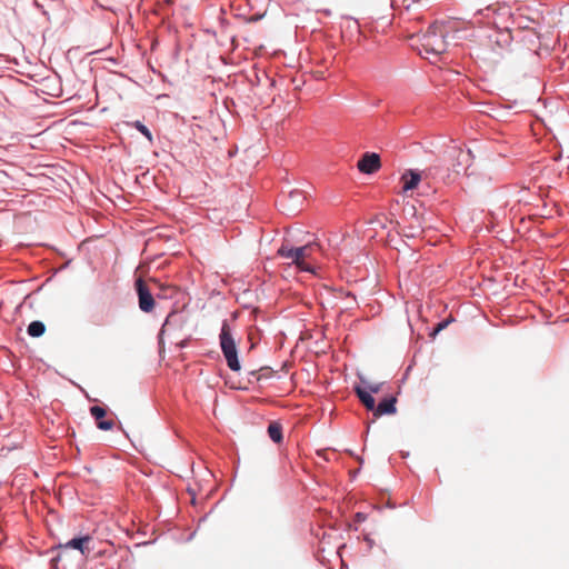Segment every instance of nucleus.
Instances as JSON below:
<instances>
[{
  "instance_id": "1",
  "label": "nucleus",
  "mask_w": 569,
  "mask_h": 569,
  "mask_svg": "<svg viewBox=\"0 0 569 569\" xmlns=\"http://www.w3.org/2000/svg\"><path fill=\"white\" fill-rule=\"evenodd\" d=\"M421 50L420 53H426L428 56H432L435 58H439L442 53H445L448 49V42L446 40V34L443 31L436 27L431 26L421 37Z\"/></svg>"
},
{
  "instance_id": "2",
  "label": "nucleus",
  "mask_w": 569,
  "mask_h": 569,
  "mask_svg": "<svg viewBox=\"0 0 569 569\" xmlns=\"http://www.w3.org/2000/svg\"><path fill=\"white\" fill-rule=\"evenodd\" d=\"M219 340L227 366L232 371H239L241 369V365L238 357V349L227 320L222 322Z\"/></svg>"
},
{
  "instance_id": "3",
  "label": "nucleus",
  "mask_w": 569,
  "mask_h": 569,
  "mask_svg": "<svg viewBox=\"0 0 569 569\" xmlns=\"http://www.w3.org/2000/svg\"><path fill=\"white\" fill-rule=\"evenodd\" d=\"M321 250L318 242L308 243L302 247L295 248V264L302 271L315 272V268L306 262V259L311 258L315 251Z\"/></svg>"
},
{
  "instance_id": "4",
  "label": "nucleus",
  "mask_w": 569,
  "mask_h": 569,
  "mask_svg": "<svg viewBox=\"0 0 569 569\" xmlns=\"http://www.w3.org/2000/svg\"><path fill=\"white\" fill-rule=\"evenodd\" d=\"M134 287L138 295L140 310L143 312H151L154 308V299L149 287L141 278L136 280Z\"/></svg>"
},
{
  "instance_id": "5",
  "label": "nucleus",
  "mask_w": 569,
  "mask_h": 569,
  "mask_svg": "<svg viewBox=\"0 0 569 569\" xmlns=\"http://www.w3.org/2000/svg\"><path fill=\"white\" fill-rule=\"evenodd\" d=\"M358 170L366 174H372L381 167L380 156L376 152H366L357 163Z\"/></svg>"
},
{
  "instance_id": "6",
  "label": "nucleus",
  "mask_w": 569,
  "mask_h": 569,
  "mask_svg": "<svg viewBox=\"0 0 569 569\" xmlns=\"http://www.w3.org/2000/svg\"><path fill=\"white\" fill-rule=\"evenodd\" d=\"M92 542V537L90 535H86V536H78V537H73L72 539H70L69 541H67L63 547L64 548H71V549H76V550H79L81 552L82 556L84 557H88L89 553L91 552V548L89 547V545Z\"/></svg>"
},
{
  "instance_id": "7",
  "label": "nucleus",
  "mask_w": 569,
  "mask_h": 569,
  "mask_svg": "<svg viewBox=\"0 0 569 569\" xmlns=\"http://www.w3.org/2000/svg\"><path fill=\"white\" fill-rule=\"evenodd\" d=\"M91 417L96 420L97 428L103 431L111 430L114 426L110 419H104L107 410L100 406H92L89 409Z\"/></svg>"
},
{
  "instance_id": "8",
  "label": "nucleus",
  "mask_w": 569,
  "mask_h": 569,
  "mask_svg": "<svg viewBox=\"0 0 569 569\" xmlns=\"http://www.w3.org/2000/svg\"><path fill=\"white\" fill-rule=\"evenodd\" d=\"M449 154L457 159V167H462L465 169L471 164L473 157L470 149L463 150L459 147L450 148Z\"/></svg>"
},
{
  "instance_id": "9",
  "label": "nucleus",
  "mask_w": 569,
  "mask_h": 569,
  "mask_svg": "<svg viewBox=\"0 0 569 569\" xmlns=\"http://www.w3.org/2000/svg\"><path fill=\"white\" fill-rule=\"evenodd\" d=\"M397 399L395 397H387L376 405V409L372 411L375 416L380 417L385 415H393L397 411L396 408Z\"/></svg>"
},
{
  "instance_id": "10",
  "label": "nucleus",
  "mask_w": 569,
  "mask_h": 569,
  "mask_svg": "<svg viewBox=\"0 0 569 569\" xmlns=\"http://www.w3.org/2000/svg\"><path fill=\"white\" fill-rule=\"evenodd\" d=\"M401 179L403 181L402 189L405 192H407L417 188L421 180V176L419 171L408 170L402 174Z\"/></svg>"
},
{
  "instance_id": "11",
  "label": "nucleus",
  "mask_w": 569,
  "mask_h": 569,
  "mask_svg": "<svg viewBox=\"0 0 569 569\" xmlns=\"http://www.w3.org/2000/svg\"><path fill=\"white\" fill-rule=\"evenodd\" d=\"M355 392L367 410L373 411L376 409V400L372 397V395L367 391L366 388H362L361 386H356Z\"/></svg>"
},
{
  "instance_id": "12",
  "label": "nucleus",
  "mask_w": 569,
  "mask_h": 569,
  "mask_svg": "<svg viewBox=\"0 0 569 569\" xmlns=\"http://www.w3.org/2000/svg\"><path fill=\"white\" fill-rule=\"evenodd\" d=\"M180 325H181L180 315L177 311H171L167 316L164 322L162 323V327L159 332V338H161L166 331H169L173 328H178Z\"/></svg>"
},
{
  "instance_id": "13",
  "label": "nucleus",
  "mask_w": 569,
  "mask_h": 569,
  "mask_svg": "<svg viewBox=\"0 0 569 569\" xmlns=\"http://www.w3.org/2000/svg\"><path fill=\"white\" fill-rule=\"evenodd\" d=\"M268 436L274 443H280L283 439L282 427L278 422H271L268 426Z\"/></svg>"
},
{
  "instance_id": "14",
  "label": "nucleus",
  "mask_w": 569,
  "mask_h": 569,
  "mask_svg": "<svg viewBox=\"0 0 569 569\" xmlns=\"http://www.w3.org/2000/svg\"><path fill=\"white\" fill-rule=\"evenodd\" d=\"M27 332L30 337L39 338L46 332V326L40 320L31 321L27 328Z\"/></svg>"
},
{
  "instance_id": "15",
  "label": "nucleus",
  "mask_w": 569,
  "mask_h": 569,
  "mask_svg": "<svg viewBox=\"0 0 569 569\" xmlns=\"http://www.w3.org/2000/svg\"><path fill=\"white\" fill-rule=\"evenodd\" d=\"M132 128L137 129L142 136H144L150 143L153 142V136L150 129L143 124L141 121L136 120L129 123Z\"/></svg>"
},
{
  "instance_id": "16",
  "label": "nucleus",
  "mask_w": 569,
  "mask_h": 569,
  "mask_svg": "<svg viewBox=\"0 0 569 569\" xmlns=\"http://www.w3.org/2000/svg\"><path fill=\"white\" fill-rule=\"evenodd\" d=\"M295 248L296 247L281 246L278 250V254L286 259H290L291 262L295 263Z\"/></svg>"
},
{
  "instance_id": "17",
  "label": "nucleus",
  "mask_w": 569,
  "mask_h": 569,
  "mask_svg": "<svg viewBox=\"0 0 569 569\" xmlns=\"http://www.w3.org/2000/svg\"><path fill=\"white\" fill-rule=\"evenodd\" d=\"M289 199L293 203H301L302 204V202L305 200V196H303L302 191L292 190V191L289 192Z\"/></svg>"
},
{
  "instance_id": "18",
  "label": "nucleus",
  "mask_w": 569,
  "mask_h": 569,
  "mask_svg": "<svg viewBox=\"0 0 569 569\" xmlns=\"http://www.w3.org/2000/svg\"><path fill=\"white\" fill-rule=\"evenodd\" d=\"M361 382L365 385L363 388H366L367 391L370 392L371 395L378 393L381 389V383H369V382L365 381L363 379H361Z\"/></svg>"
},
{
  "instance_id": "19",
  "label": "nucleus",
  "mask_w": 569,
  "mask_h": 569,
  "mask_svg": "<svg viewBox=\"0 0 569 569\" xmlns=\"http://www.w3.org/2000/svg\"><path fill=\"white\" fill-rule=\"evenodd\" d=\"M449 322H450L449 320H442V321L438 322L433 332L431 333V336H436L437 333H439L441 330H443L448 326Z\"/></svg>"
},
{
  "instance_id": "20",
  "label": "nucleus",
  "mask_w": 569,
  "mask_h": 569,
  "mask_svg": "<svg viewBox=\"0 0 569 569\" xmlns=\"http://www.w3.org/2000/svg\"><path fill=\"white\" fill-rule=\"evenodd\" d=\"M501 40H497V43L503 42L505 44H509L511 41V36L509 32L500 33Z\"/></svg>"
},
{
  "instance_id": "21",
  "label": "nucleus",
  "mask_w": 569,
  "mask_h": 569,
  "mask_svg": "<svg viewBox=\"0 0 569 569\" xmlns=\"http://www.w3.org/2000/svg\"><path fill=\"white\" fill-rule=\"evenodd\" d=\"M356 517L359 521H363L366 519V516L362 512H358Z\"/></svg>"
}]
</instances>
